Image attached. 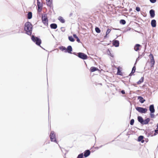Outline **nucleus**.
I'll use <instances>...</instances> for the list:
<instances>
[{"label": "nucleus", "mask_w": 158, "mask_h": 158, "mask_svg": "<svg viewBox=\"0 0 158 158\" xmlns=\"http://www.w3.org/2000/svg\"><path fill=\"white\" fill-rule=\"evenodd\" d=\"M24 28L25 34L30 36L31 35L33 26L31 22L28 21L26 22L24 24Z\"/></svg>", "instance_id": "f257e3e1"}, {"label": "nucleus", "mask_w": 158, "mask_h": 158, "mask_svg": "<svg viewBox=\"0 0 158 158\" xmlns=\"http://www.w3.org/2000/svg\"><path fill=\"white\" fill-rule=\"evenodd\" d=\"M137 120L142 125L148 124L150 121L149 118H147L145 119H144L142 116H138Z\"/></svg>", "instance_id": "f03ea898"}, {"label": "nucleus", "mask_w": 158, "mask_h": 158, "mask_svg": "<svg viewBox=\"0 0 158 158\" xmlns=\"http://www.w3.org/2000/svg\"><path fill=\"white\" fill-rule=\"evenodd\" d=\"M31 38L32 40L37 45L40 46L42 41L39 37H36L34 35H32L31 36Z\"/></svg>", "instance_id": "7ed1b4c3"}, {"label": "nucleus", "mask_w": 158, "mask_h": 158, "mask_svg": "<svg viewBox=\"0 0 158 158\" xmlns=\"http://www.w3.org/2000/svg\"><path fill=\"white\" fill-rule=\"evenodd\" d=\"M149 110L150 111L149 114L150 118H155L156 117L154 114L155 109L154 104H151L149 106Z\"/></svg>", "instance_id": "20e7f679"}, {"label": "nucleus", "mask_w": 158, "mask_h": 158, "mask_svg": "<svg viewBox=\"0 0 158 158\" xmlns=\"http://www.w3.org/2000/svg\"><path fill=\"white\" fill-rule=\"evenodd\" d=\"M49 136L51 142H53L57 144L58 143V142L57 141L56 137V134L53 131H51Z\"/></svg>", "instance_id": "39448f33"}, {"label": "nucleus", "mask_w": 158, "mask_h": 158, "mask_svg": "<svg viewBox=\"0 0 158 158\" xmlns=\"http://www.w3.org/2000/svg\"><path fill=\"white\" fill-rule=\"evenodd\" d=\"M42 21L44 24L47 27L48 26V20L46 14L42 15Z\"/></svg>", "instance_id": "423d86ee"}, {"label": "nucleus", "mask_w": 158, "mask_h": 158, "mask_svg": "<svg viewBox=\"0 0 158 158\" xmlns=\"http://www.w3.org/2000/svg\"><path fill=\"white\" fill-rule=\"evenodd\" d=\"M135 109L139 112L142 114H145L148 111V109L146 108L139 106L136 107Z\"/></svg>", "instance_id": "0eeeda50"}, {"label": "nucleus", "mask_w": 158, "mask_h": 158, "mask_svg": "<svg viewBox=\"0 0 158 158\" xmlns=\"http://www.w3.org/2000/svg\"><path fill=\"white\" fill-rule=\"evenodd\" d=\"M77 56L83 60H86L88 58V56L86 54L81 52L77 53Z\"/></svg>", "instance_id": "6e6552de"}, {"label": "nucleus", "mask_w": 158, "mask_h": 158, "mask_svg": "<svg viewBox=\"0 0 158 158\" xmlns=\"http://www.w3.org/2000/svg\"><path fill=\"white\" fill-rule=\"evenodd\" d=\"M73 51L71 45H69L67 46L66 49V53H68L69 54H72Z\"/></svg>", "instance_id": "1a4fd4ad"}, {"label": "nucleus", "mask_w": 158, "mask_h": 158, "mask_svg": "<svg viewBox=\"0 0 158 158\" xmlns=\"http://www.w3.org/2000/svg\"><path fill=\"white\" fill-rule=\"evenodd\" d=\"M113 46L115 47H118L119 45V42L118 40H114L112 41Z\"/></svg>", "instance_id": "9d476101"}, {"label": "nucleus", "mask_w": 158, "mask_h": 158, "mask_svg": "<svg viewBox=\"0 0 158 158\" xmlns=\"http://www.w3.org/2000/svg\"><path fill=\"white\" fill-rule=\"evenodd\" d=\"M90 154V152L89 150H85L83 153L84 156L86 158L89 156Z\"/></svg>", "instance_id": "9b49d317"}, {"label": "nucleus", "mask_w": 158, "mask_h": 158, "mask_svg": "<svg viewBox=\"0 0 158 158\" xmlns=\"http://www.w3.org/2000/svg\"><path fill=\"white\" fill-rule=\"evenodd\" d=\"M149 14L151 18H153L155 16V11L153 9H151L149 11Z\"/></svg>", "instance_id": "f8f14e48"}, {"label": "nucleus", "mask_w": 158, "mask_h": 158, "mask_svg": "<svg viewBox=\"0 0 158 158\" xmlns=\"http://www.w3.org/2000/svg\"><path fill=\"white\" fill-rule=\"evenodd\" d=\"M144 137L143 135L139 136L137 139V141L138 142H141L142 143H143L144 142Z\"/></svg>", "instance_id": "ddd939ff"}, {"label": "nucleus", "mask_w": 158, "mask_h": 158, "mask_svg": "<svg viewBox=\"0 0 158 158\" xmlns=\"http://www.w3.org/2000/svg\"><path fill=\"white\" fill-rule=\"evenodd\" d=\"M47 5L50 7L53 8L52 6V0H46Z\"/></svg>", "instance_id": "4468645a"}, {"label": "nucleus", "mask_w": 158, "mask_h": 158, "mask_svg": "<svg viewBox=\"0 0 158 158\" xmlns=\"http://www.w3.org/2000/svg\"><path fill=\"white\" fill-rule=\"evenodd\" d=\"M22 23L21 21H18L16 22V26L17 28L18 29H21Z\"/></svg>", "instance_id": "2eb2a0df"}, {"label": "nucleus", "mask_w": 158, "mask_h": 158, "mask_svg": "<svg viewBox=\"0 0 158 158\" xmlns=\"http://www.w3.org/2000/svg\"><path fill=\"white\" fill-rule=\"evenodd\" d=\"M141 47V45L139 44H136L134 47V50L135 51H138L140 50V47Z\"/></svg>", "instance_id": "dca6fc26"}, {"label": "nucleus", "mask_w": 158, "mask_h": 158, "mask_svg": "<svg viewBox=\"0 0 158 158\" xmlns=\"http://www.w3.org/2000/svg\"><path fill=\"white\" fill-rule=\"evenodd\" d=\"M151 26L152 27H155L156 26V20L154 19H152L151 20Z\"/></svg>", "instance_id": "f3484780"}, {"label": "nucleus", "mask_w": 158, "mask_h": 158, "mask_svg": "<svg viewBox=\"0 0 158 158\" xmlns=\"http://www.w3.org/2000/svg\"><path fill=\"white\" fill-rule=\"evenodd\" d=\"M98 70H99L98 68L97 67L94 66L91 67L89 69V71L91 72H93Z\"/></svg>", "instance_id": "a211bd4d"}, {"label": "nucleus", "mask_w": 158, "mask_h": 158, "mask_svg": "<svg viewBox=\"0 0 158 158\" xmlns=\"http://www.w3.org/2000/svg\"><path fill=\"white\" fill-rule=\"evenodd\" d=\"M138 99L139 100V102L141 103H144L145 101V100L141 96H138Z\"/></svg>", "instance_id": "6ab92c4d"}, {"label": "nucleus", "mask_w": 158, "mask_h": 158, "mask_svg": "<svg viewBox=\"0 0 158 158\" xmlns=\"http://www.w3.org/2000/svg\"><path fill=\"white\" fill-rule=\"evenodd\" d=\"M150 59V62H155V60L154 59V57L153 54L152 53H150V55L148 56Z\"/></svg>", "instance_id": "aec40b11"}, {"label": "nucleus", "mask_w": 158, "mask_h": 158, "mask_svg": "<svg viewBox=\"0 0 158 158\" xmlns=\"http://www.w3.org/2000/svg\"><path fill=\"white\" fill-rule=\"evenodd\" d=\"M50 28L52 29H56L57 27V24L55 23H52L50 25Z\"/></svg>", "instance_id": "412c9836"}, {"label": "nucleus", "mask_w": 158, "mask_h": 158, "mask_svg": "<svg viewBox=\"0 0 158 158\" xmlns=\"http://www.w3.org/2000/svg\"><path fill=\"white\" fill-rule=\"evenodd\" d=\"M58 19L62 23H63L65 22V20L62 16H59L58 18Z\"/></svg>", "instance_id": "4be33fe9"}, {"label": "nucleus", "mask_w": 158, "mask_h": 158, "mask_svg": "<svg viewBox=\"0 0 158 158\" xmlns=\"http://www.w3.org/2000/svg\"><path fill=\"white\" fill-rule=\"evenodd\" d=\"M32 13L31 12H29L27 14V18L28 19H31L32 18Z\"/></svg>", "instance_id": "5701e85b"}, {"label": "nucleus", "mask_w": 158, "mask_h": 158, "mask_svg": "<svg viewBox=\"0 0 158 158\" xmlns=\"http://www.w3.org/2000/svg\"><path fill=\"white\" fill-rule=\"evenodd\" d=\"M73 36L74 38H76V41L77 42H78V43H81L80 39L79 38V37L77 36L76 34H73Z\"/></svg>", "instance_id": "b1692460"}, {"label": "nucleus", "mask_w": 158, "mask_h": 158, "mask_svg": "<svg viewBox=\"0 0 158 158\" xmlns=\"http://www.w3.org/2000/svg\"><path fill=\"white\" fill-rule=\"evenodd\" d=\"M145 53L144 52H143L141 55L139 54L138 57L136 59V61H138L139 60L142 58L143 56L144 55Z\"/></svg>", "instance_id": "393cba45"}, {"label": "nucleus", "mask_w": 158, "mask_h": 158, "mask_svg": "<svg viewBox=\"0 0 158 158\" xmlns=\"http://www.w3.org/2000/svg\"><path fill=\"white\" fill-rule=\"evenodd\" d=\"M144 80V77H142L141 79L137 82V84L138 85H140L141 83L143 82Z\"/></svg>", "instance_id": "a878e982"}, {"label": "nucleus", "mask_w": 158, "mask_h": 158, "mask_svg": "<svg viewBox=\"0 0 158 158\" xmlns=\"http://www.w3.org/2000/svg\"><path fill=\"white\" fill-rule=\"evenodd\" d=\"M37 5L38 8H39L40 7L42 8L43 6V5L42 3H41L39 1V0H37Z\"/></svg>", "instance_id": "bb28decb"}, {"label": "nucleus", "mask_w": 158, "mask_h": 158, "mask_svg": "<svg viewBox=\"0 0 158 158\" xmlns=\"http://www.w3.org/2000/svg\"><path fill=\"white\" fill-rule=\"evenodd\" d=\"M59 49L62 51H64V52L66 53V48L62 46H61L59 47Z\"/></svg>", "instance_id": "cd10ccee"}, {"label": "nucleus", "mask_w": 158, "mask_h": 158, "mask_svg": "<svg viewBox=\"0 0 158 158\" xmlns=\"http://www.w3.org/2000/svg\"><path fill=\"white\" fill-rule=\"evenodd\" d=\"M68 39L71 42H74L75 41L74 38L71 35L68 36Z\"/></svg>", "instance_id": "c85d7f7f"}, {"label": "nucleus", "mask_w": 158, "mask_h": 158, "mask_svg": "<svg viewBox=\"0 0 158 158\" xmlns=\"http://www.w3.org/2000/svg\"><path fill=\"white\" fill-rule=\"evenodd\" d=\"M117 74L118 75L122 76L123 75V73L121 72V69H118V68H117Z\"/></svg>", "instance_id": "c756f323"}, {"label": "nucleus", "mask_w": 158, "mask_h": 158, "mask_svg": "<svg viewBox=\"0 0 158 158\" xmlns=\"http://www.w3.org/2000/svg\"><path fill=\"white\" fill-rule=\"evenodd\" d=\"M154 132L153 134V135H151V136L152 137L153 136H155L158 134V129H157V128H156L155 130H154Z\"/></svg>", "instance_id": "7c9ffc66"}, {"label": "nucleus", "mask_w": 158, "mask_h": 158, "mask_svg": "<svg viewBox=\"0 0 158 158\" xmlns=\"http://www.w3.org/2000/svg\"><path fill=\"white\" fill-rule=\"evenodd\" d=\"M95 31L96 32L98 33H99L101 32V30L98 27H95Z\"/></svg>", "instance_id": "2f4dec72"}, {"label": "nucleus", "mask_w": 158, "mask_h": 158, "mask_svg": "<svg viewBox=\"0 0 158 158\" xmlns=\"http://www.w3.org/2000/svg\"><path fill=\"white\" fill-rule=\"evenodd\" d=\"M119 23L121 24L124 25L126 23V21L124 19H122L120 20Z\"/></svg>", "instance_id": "473e14b6"}, {"label": "nucleus", "mask_w": 158, "mask_h": 158, "mask_svg": "<svg viewBox=\"0 0 158 158\" xmlns=\"http://www.w3.org/2000/svg\"><path fill=\"white\" fill-rule=\"evenodd\" d=\"M107 53L110 56H111L112 57H113L114 56L113 54H112L110 52V51L109 49H108V51H107Z\"/></svg>", "instance_id": "72a5a7b5"}, {"label": "nucleus", "mask_w": 158, "mask_h": 158, "mask_svg": "<svg viewBox=\"0 0 158 158\" xmlns=\"http://www.w3.org/2000/svg\"><path fill=\"white\" fill-rule=\"evenodd\" d=\"M84 156L83 153L79 154L77 156V158H83Z\"/></svg>", "instance_id": "f704fd0d"}, {"label": "nucleus", "mask_w": 158, "mask_h": 158, "mask_svg": "<svg viewBox=\"0 0 158 158\" xmlns=\"http://www.w3.org/2000/svg\"><path fill=\"white\" fill-rule=\"evenodd\" d=\"M135 120L134 119H132L130 121V124L131 125H133L134 123Z\"/></svg>", "instance_id": "c9c22d12"}, {"label": "nucleus", "mask_w": 158, "mask_h": 158, "mask_svg": "<svg viewBox=\"0 0 158 158\" xmlns=\"http://www.w3.org/2000/svg\"><path fill=\"white\" fill-rule=\"evenodd\" d=\"M136 69V66L135 65H134L133 67V68H132L131 71L135 73V72Z\"/></svg>", "instance_id": "e433bc0d"}, {"label": "nucleus", "mask_w": 158, "mask_h": 158, "mask_svg": "<svg viewBox=\"0 0 158 158\" xmlns=\"http://www.w3.org/2000/svg\"><path fill=\"white\" fill-rule=\"evenodd\" d=\"M149 131L150 130L149 129H146L144 133L146 135L149 133Z\"/></svg>", "instance_id": "4c0bfd02"}, {"label": "nucleus", "mask_w": 158, "mask_h": 158, "mask_svg": "<svg viewBox=\"0 0 158 158\" xmlns=\"http://www.w3.org/2000/svg\"><path fill=\"white\" fill-rule=\"evenodd\" d=\"M111 31V29H109V28H108L106 30V33L107 34H108Z\"/></svg>", "instance_id": "58836bf2"}, {"label": "nucleus", "mask_w": 158, "mask_h": 158, "mask_svg": "<svg viewBox=\"0 0 158 158\" xmlns=\"http://www.w3.org/2000/svg\"><path fill=\"white\" fill-rule=\"evenodd\" d=\"M135 10L137 12H139L140 10V8L139 7L137 6L136 7Z\"/></svg>", "instance_id": "ea45409f"}, {"label": "nucleus", "mask_w": 158, "mask_h": 158, "mask_svg": "<svg viewBox=\"0 0 158 158\" xmlns=\"http://www.w3.org/2000/svg\"><path fill=\"white\" fill-rule=\"evenodd\" d=\"M135 73V72L132 71H131V73H130V74L129 75V76H130V77H131V76H132V75H134L135 74H134V73Z\"/></svg>", "instance_id": "a19ab883"}, {"label": "nucleus", "mask_w": 158, "mask_h": 158, "mask_svg": "<svg viewBox=\"0 0 158 158\" xmlns=\"http://www.w3.org/2000/svg\"><path fill=\"white\" fill-rule=\"evenodd\" d=\"M151 67H152V68L154 67V64H155V62H151Z\"/></svg>", "instance_id": "79ce46f5"}, {"label": "nucleus", "mask_w": 158, "mask_h": 158, "mask_svg": "<svg viewBox=\"0 0 158 158\" xmlns=\"http://www.w3.org/2000/svg\"><path fill=\"white\" fill-rule=\"evenodd\" d=\"M150 2L152 3H155L156 2L157 0H149Z\"/></svg>", "instance_id": "37998d69"}, {"label": "nucleus", "mask_w": 158, "mask_h": 158, "mask_svg": "<svg viewBox=\"0 0 158 158\" xmlns=\"http://www.w3.org/2000/svg\"><path fill=\"white\" fill-rule=\"evenodd\" d=\"M42 7H40L39 8H38L37 11L38 12H41L42 10Z\"/></svg>", "instance_id": "c03bdc74"}, {"label": "nucleus", "mask_w": 158, "mask_h": 158, "mask_svg": "<svg viewBox=\"0 0 158 158\" xmlns=\"http://www.w3.org/2000/svg\"><path fill=\"white\" fill-rule=\"evenodd\" d=\"M61 31H62L64 32L65 31V29H64V27H61L60 28Z\"/></svg>", "instance_id": "a18cd8bd"}, {"label": "nucleus", "mask_w": 158, "mask_h": 158, "mask_svg": "<svg viewBox=\"0 0 158 158\" xmlns=\"http://www.w3.org/2000/svg\"><path fill=\"white\" fill-rule=\"evenodd\" d=\"M121 92L123 94H125V91L124 90H122L121 91Z\"/></svg>", "instance_id": "49530a36"}, {"label": "nucleus", "mask_w": 158, "mask_h": 158, "mask_svg": "<svg viewBox=\"0 0 158 158\" xmlns=\"http://www.w3.org/2000/svg\"><path fill=\"white\" fill-rule=\"evenodd\" d=\"M153 131H150L149 132V134H150V135L151 136V135H153V134H152L153 133Z\"/></svg>", "instance_id": "de8ad7c7"}, {"label": "nucleus", "mask_w": 158, "mask_h": 158, "mask_svg": "<svg viewBox=\"0 0 158 158\" xmlns=\"http://www.w3.org/2000/svg\"><path fill=\"white\" fill-rule=\"evenodd\" d=\"M131 85H133V86H134L135 87H136L137 86L136 84H135V83L132 84L131 83Z\"/></svg>", "instance_id": "09e8293b"}, {"label": "nucleus", "mask_w": 158, "mask_h": 158, "mask_svg": "<svg viewBox=\"0 0 158 158\" xmlns=\"http://www.w3.org/2000/svg\"><path fill=\"white\" fill-rule=\"evenodd\" d=\"M145 141L146 143H147L148 141V138H146L145 139V140H144Z\"/></svg>", "instance_id": "8fccbe9b"}, {"label": "nucleus", "mask_w": 158, "mask_h": 158, "mask_svg": "<svg viewBox=\"0 0 158 158\" xmlns=\"http://www.w3.org/2000/svg\"><path fill=\"white\" fill-rule=\"evenodd\" d=\"M108 34H107L106 33L104 37V39H105L107 37V35Z\"/></svg>", "instance_id": "3c124183"}, {"label": "nucleus", "mask_w": 158, "mask_h": 158, "mask_svg": "<svg viewBox=\"0 0 158 158\" xmlns=\"http://www.w3.org/2000/svg\"><path fill=\"white\" fill-rule=\"evenodd\" d=\"M72 54H73L74 55H76V56H77V53H76V52H73L72 53Z\"/></svg>", "instance_id": "603ef678"}, {"label": "nucleus", "mask_w": 158, "mask_h": 158, "mask_svg": "<svg viewBox=\"0 0 158 158\" xmlns=\"http://www.w3.org/2000/svg\"><path fill=\"white\" fill-rule=\"evenodd\" d=\"M118 7L119 9H123L124 8L123 7H122V6H118Z\"/></svg>", "instance_id": "864d4df0"}, {"label": "nucleus", "mask_w": 158, "mask_h": 158, "mask_svg": "<svg viewBox=\"0 0 158 158\" xmlns=\"http://www.w3.org/2000/svg\"><path fill=\"white\" fill-rule=\"evenodd\" d=\"M147 135V137H149V136H150V134H147L146 135Z\"/></svg>", "instance_id": "5fc2aeb1"}, {"label": "nucleus", "mask_w": 158, "mask_h": 158, "mask_svg": "<svg viewBox=\"0 0 158 158\" xmlns=\"http://www.w3.org/2000/svg\"><path fill=\"white\" fill-rule=\"evenodd\" d=\"M127 8H125L123 10V11H127Z\"/></svg>", "instance_id": "6e6d98bb"}, {"label": "nucleus", "mask_w": 158, "mask_h": 158, "mask_svg": "<svg viewBox=\"0 0 158 158\" xmlns=\"http://www.w3.org/2000/svg\"><path fill=\"white\" fill-rule=\"evenodd\" d=\"M130 30H131V28L129 27V28H128L127 29V31H129Z\"/></svg>", "instance_id": "4d7b16f0"}, {"label": "nucleus", "mask_w": 158, "mask_h": 158, "mask_svg": "<svg viewBox=\"0 0 158 158\" xmlns=\"http://www.w3.org/2000/svg\"><path fill=\"white\" fill-rule=\"evenodd\" d=\"M40 47H41L42 49H44V50H46V51H47V50H46L44 48H43L40 45V46H39Z\"/></svg>", "instance_id": "13d9d810"}, {"label": "nucleus", "mask_w": 158, "mask_h": 158, "mask_svg": "<svg viewBox=\"0 0 158 158\" xmlns=\"http://www.w3.org/2000/svg\"><path fill=\"white\" fill-rule=\"evenodd\" d=\"M98 84H99V85H102V83H99H99H96V85H98Z\"/></svg>", "instance_id": "bf43d9fd"}, {"label": "nucleus", "mask_w": 158, "mask_h": 158, "mask_svg": "<svg viewBox=\"0 0 158 158\" xmlns=\"http://www.w3.org/2000/svg\"><path fill=\"white\" fill-rule=\"evenodd\" d=\"M73 15V14L72 13H70V15H69V16L70 17L71 16Z\"/></svg>", "instance_id": "052dcab7"}, {"label": "nucleus", "mask_w": 158, "mask_h": 158, "mask_svg": "<svg viewBox=\"0 0 158 158\" xmlns=\"http://www.w3.org/2000/svg\"><path fill=\"white\" fill-rule=\"evenodd\" d=\"M132 8H130V9H129V11H130H130H132Z\"/></svg>", "instance_id": "680f3d73"}, {"label": "nucleus", "mask_w": 158, "mask_h": 158, "mask_svg": "<svg viewBox=\"0 0 158 158\" xmlns=\"http://www.w3.org/2000/svg\"><path fill=\"white\" fill-rule=\"evenodd\" d=\"M137 62V61H135V64H134V65H135H135H136V62Z\"/></svg>", "instance_id": "e2e57ef3"}, {"label": "nucleus", "mask_w": 158, "mask_h": 158, "mask_svg": "<svg viewBox=\"0 0 158 158\" xmlns=\"http://www.w3.org/2000/svg\"><path fill=\"white\" fill-rule=\"evenodd\" d=\"M103 146V145H101V146H100L99 148H101L102 147V146Z\"/></svg>", "instance_id": "0e129e2a"}, {"label": "nucleus", "mask_w": 158, "mask_h": 158, "mask_svg": "<svg viewBox=\"0 0 158 158\" xmlns=\"http://www.w3.org/2000/svg\"><path fill=\"white\" fill-rule=\"evenodd\" d=\"M157 129H158V123H157Z\"/></svg>", "instance_id": "69168bd1"}, {"label": "nucleus", "mask_w": 158, "mask_h": 158, "mask_svg": "<svg viewBox=\"0 0 158 158\" xmlns=\"http://www.w3.org/2000/svg\"><path fill=\"white\" fill-rule=\"evenodd\" d=\"M122 81L123 82V83H125V81H124L123 80H122Z\"/></svg>", "instance_id": "338daca9"}, {"label": "nucleus", "mask_w": 158, "mask_h": 158, "mask_svg": "<svg viewBox=\"0 0 158 158\" xmlns=\"http://www.w3.org/2000/svg\"><path fill=\"white\" fill-rule=\"evenodd\" d=\"M114 29L115 30H119V29H116V28H115Z\"/></svg>", "instance_id": "774afa93"}]
</instances>
